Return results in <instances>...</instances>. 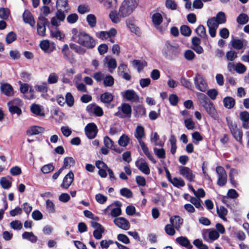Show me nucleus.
Wrapping results in <instances>:
<instances>
[{
	"label": "nucleus",
	"mask_w": 249,
	"mask_h": 249,
	"mask_svg": "<svg viewBox=\"0 0 249 249\" xmlns=\"http://www.w3.org/2000/svg\"><path fill=\"white\" fill-rule=\"evenodd\" d=\"M71 32V40L89 49L95 46V40L87 33L76 28L72 29Z\"/></svg>",
	"instance_id": "nucleus-1"
},
{
	"label": "nucleus",
	"mask_w": 249,
	"mask_h": 249,
	"mask_svg": "<svg viewBox=\"0 0 249 249\" xmlns=\"http://www.w3.org/2000/svg\"><path fill=\"white\" fill-rule=\"evenodd\" d=\"M139 0H124L119 7V13L123 18L130 15L138 6Z\"/></svg>",
	"instance_id": "nucleus-2"
},
{
	"label": "nucleus",
	"mask_w": 249,
	"mask_h": 249,
	"mask_svg": "<svg viewBox=\"0 0 249 249\" xmlns=\"http://www.w3.org/2000/svg\"><path fill=\"white\" fill-rule=\"evenodd\" d=\"M203 107L207 113L214 120H218L219 116L213 103L203 94Z\"/></svg>",
	"instance_id": "nucleus-3"
},
{
	"label": "nucleus",
	"mask_w": 249,
	"mask_h": 249,
	"mask_svg": "<svg viewBox=\"0 0 249 249\" xmlns=\"http://www.w3.org/2000/svg\"><path fill=\"white\" fill-rule=\"evenodd\" d=\"M227 124L233 137L241 144L243 137L242 131L238 129L237 124L235 123H233L231 121L227 120Z\"/></svg>",
	"instance_id": "nucleus-4"
},
{
	"label": "nucleus",
	"mask_w": 249,
	"mask_h": 249,
	"mask_svg": "<svg viewBox=\"0 0 249 249\" xmlns=\"http://www.w3.org/2000/svg\"><path fill=\"white\" fill-rule=\"evenodd\" d=\"M118 108L119 111L115 113V116L120 118H130L131 117L132 109L129 104L126 103L123 104Z\"/></svg>",
	"instance_id": "nucleus-5"
},
{
	"label": "nucleus",
	"mask_w": 249,
	"mask_h": 249,
	"mask_svg": "<svg viewBox=\"0 0 249 249\" xmlns=\"http://www.w3.org/2000/svg\"><path fill=\"white\" fill-rule=\"evenodd\" d=\"M216 172L218 175L217 185L219 187L225 186L227 182V175L225 169L222 166H217Z\"/></svg>",
	"instance_id": "nucleus-6"
},
{
	"label": "nucleus",
	"mask_w": 249,
	"mask_h": 249,
	"mask_svg": "<svg viewBox=\"0 0 249 249\" xmlns=\"http://www.w3.org/2000/svg\"><path fill=\"white\" fill-rule=\"evenodd\" d=\"M66 16L64 11L61 9H57L55 16L51 18V24L54 26H58L60 25L61 22L64 20Z\"/></svg>",
	"instance_id": "nucleus-7"
},
{
	"label": "nucleus",
	"mask_w": 249,
	"mask_h": 249,
	"mask_svg": "<svg viewBox=\"0 0 249 249\" xmlns=\"http://www.w3.org/2000/svg\"><path fill=\"white\" fill-rule=\"evenodd\" d=\"M85 131L87 137L89 139H92L96 137L98 132V128L94 123H90L85 126Z\"/></svg>",
	"instance_id": "nucleus-8"
},
{
	"label": "nucleus",
	"mask_w": 249,
	"mask_h": 249,
	"mask_svg": "<svg viewBox=\"0 0 249 249\" xmlns=\"http://www.w3.org/2000/svg\"><path fill=\"white\" fill-rule=\"evenodd\" d=\"M47 22L48 19L45 17L40 16L38 18L37 23V32L38 35L42 36H45V25Z\"/></svg>",
	"instance_id": "nucleus-9"
},
{
	"label": "nucleus",
	"mask_w": 249,
	"mask_h": 249,
	"mask_svg": "<svg viewBox=\"0 0 249 249\" xmlns=\"http://www.w3.org/2000/svg\"><path fill=\"white\" fill-rule=\"evenodd\" d=\"M136 166L143 174L149 175L150 169L147 162L142 158L139 159L135 162Z\"/></svg>",
	"instance_id": "nucleus-10"
},
{
	"label": "nucleus",
	"mask_w": 249,
	"mask_h": 249,
	"mask_svg": "<svg viewBox=\"0 0 249 249\" xmlns=\"http://www.w3.org/2000/svg\"><path fill=\"white\" fill-rule=\"evenodd\" d=\"M178 48L173 46L167 41L165 42V45L162 49V53L166 56H171L175 54V52L178 50Z\"/></svg>",
	"instance_id": "nucleus-11"
},
{
	"label": "nucleus",
	"mask_w": 249,
	"mask_h": 249,
	"mask_svg": "<svg viewBox=\"0 0 249 249\" xmlns=\"http://www.w3.org/2000/svg\"><path fill=\"white\" fill-rule=\"evenodd\" d=\"M114 224L119 228L124 230H128L130 227L129 221L123 217L116 218L114 219Z\"/></svg>",
	"instance_id": "nucleus-12"
},
{
	"label": "nucleus",
	"mask_w": 249,
	"mask_h": 249,
	"mask_svg": "<svg viewBox=\"0 0 249 249\" xmlns=\"http://www.w3.org/2000/svg\"><path fill=\"white\" fill-rule=\"evenodd\" d=\"M117 34V31L115 28H111L108 31H101L98 33L96 36L102 40H106L108 38L115 36Z\"/></svg>",
	"instance_id": "nucleus-13"
},
{
	"label": "nucleus",
	"mask_w": 249,
	"mask_h": 249,
	"mask_svg": "<svg viewBox=\"0 0 249 249\" xmlns=\"http://www.w3.org/2000/svg\"><path fill=\"white\" fill-rule=\"evenodd\" d=\"M123 97L126 100L132 102H137L139 100V96L133 90L128 89L121 92Z\"/></svg>",
	"instance_id": "nucleus-14"
},
{
	"label": "nucleus",
	"mask_w": 249,
	"mask_h": 249,
	"mask_svg": "<svg viewBox=\"0 0 249 249\" xmlns=\"http://www.w3.org/2000/svg\"><path fill=\"white\" fill-rule=\"evenodd\" d=\"M73 179V173L71 171L69 172L64 178L63 182L60 185L61 187L65 189H68L72 183Z\"/></svg>",
	"instance_id": "nucleus-15"
},
{
	"label": "nucleus",
	"mask_w": 249,
	"mask_h": 249,
	"mask_svg": "<svg viewBox=\"0 0 249 249\" xmlns=\"http://www.w3.org/2000/svg\"><path fill=\"white\" fill-rule=\"evenodd\" d=\"M86 110L88 112L93 113L97 116H102L104 113L102 108L95 104L89 105Z\"/></svg>",
	"instance_id": "nucleus-16"
},
{
	"label": "nucleus",
	"mask_w": 249,
	"mask_h": 249,
	"mask_svg": "<svg viewBox=\"0 0 249 249\" xmlns=\"http://www.w3.org/2000/svg\"><path fill=\"white\" fill-rule=\"evenodd\" d=\"M179 173L190 181H192L194 178L192 172L188 167L181 166L179 168Z\"/></svg>",
	"instance_id": "nucleus-17"
},
{
	"label": "nucleus",
	"mask_w": 249,
	"mask_h": 249,
	"mask_svg": "<svg viewBox=\"0 0 249 249\" xmlns=\"http://www.w3.org/2000/svg\"><path fill=\"white\" fill-rule=\"evenodd\" d=\"M162 19L161 15L159 13L154 14L152 17V22L155 27L161 33L163 30L160 27V25L162 22Z\"/></svg>",
	"instance_id": "nucleus-18"
},
{
	"label": "nucleus",
	"mask_w": 249,
	"mask_h": 249,
	"mask_svg": "<svg viewBox=\"0 0 249 249\" xmlns=\"http://www.w3.org/2000/svg\"><path fill=\"white\" fill-rule=\"evenodd\" d=\"M238 176V172L234 168H231L229 174V181L231 183L232 187L234 188H237L238 186V183L235 179V177Z\"/></svg>",
	"instance_id": "nucleus-19"
},
{
	"label": "nucleus",
	"mask_w": 249,
	"mask_h": 249,
	"mask_svg": "<svg viewBox=\"0 0 249 249\" xmlns=\"http://www.w3.org/2000/svg\"><path fill=\"white\" fill-rule=\"evenodd\" d=\"M22 17L24 21L26 23L30 24L32 27H34L35 21L30 11L25 10L22 15Z\"/></svg>",
	"instance_id": "nucleus-20"
},
{
	"label": "nucleus",
	"mask_w": 249,
	"mask_h": 249,
	"mask_svg": "<svg viewBox=\"0 0 249 249\" xmlns=\"http://www.w3.org/2000/svg\"><path fill=\"white\" fill-rule=\"evenodd\" d=\"M201 39L197 37H194L192 38V48L198 53L202 52V48L200 46Z\"/></svg>",
	"instance_id": "nucleus-21"
},
{
	"label": "nucleus",
	"mask_w": 249,
	"mask_h": 249,
	"mask_svg": "<svg viewBox=\"0 0 249 249\" xmlns=\"http://www.w3.org/2000/svg\"><path fill=\"white\" fill-rule=\"evenodd\" d=\"M45 129L43 127L34 125L30 127L27 131V134L28 136H32L42 133L44 132Z\"/></svg>",
	"instance_id": "nucleus-22"
},
{
	"label": "nucleus",
	"mask_w": 249,
	"mask_h": 249,
	"mask_svg": "<svg viewBox=\"0 0 249 249\" xmlns=\"http://www.w3.org/2000/svg\"><path fill=\"white\" fill-rule=\"evenodd\" d=\"M176 241L180 246L184 247L188 249H192L193 248V246L191 244L190 241L186 237H178L176 238Z\"/></svg>",
	"instance_id": "nucleus-23"
},
{
	"label": "nucleus",
	"mask_w": 249,
	"mask_h": 249,
	"mask_svg": "<svg viewBox=\"0 0 249 249\" xmlns=\"http://www.w3.org/2000/svg\"><path fill=\"white\" fill-rule=\"evenodd\" d=\"M170 222L176 229L179 230L183 223V219L179 216H174L170 219Z\"/></svg>",
	"instance_id": "nucleus-24"
},
{
	"label": "nucleus",
	"mask_w": 249,
	"mask_h": 249,
	"mask_svg": "<svg viewBox=\"0 0 249 249\" xmlns=\"http://www.w3.org/2000/svg\"><path fill=\"white\" fill-rule=\"evenodd\" d=\"M0 89L1 92L7 96L13 95V89L12 87L9 84H3L1 85Z\"/></svg>",
	"instance_id": "nucleus-25"
},
{
	"label": "nucleus",
	"mask_w": 249,
	"mask_h": 249,
	"mask_svg": "<svg viewBox=\"0 0 249 249\" xmlns=\"http://www.w3.org/2000/svg\"><path fill=\"white\" fill-rule=\"evenodd\" d=\"M109 18L111 21L114 23H118L120 22L121 19L123 18L120 14L119 11L118 13L115 10H112L109 14Z\"/></svg>",
	"instance_id": "nucleus-26"
},
{
	"label": "nucleus",
	"mask_w": 249,
	"mask_h": 249,
	"mask_svg": "<svg viewBox=\"0 0 249 249\" xmlns=\"http://www.w3.org/2000/svg\"><path fill=\"white\" fill-rule=\"evenodd\" d=\"M144 135L145 133L143 127L141 125L137 126L135 133V137L138 140L139 142H143L142 139L144 137Z\"/></svg>",
	"instance_id": "nucleus-27"
},
{
	"label": "nucleus",
	"mask_w": 249,
	"mask_h": 249,
	"mask_svg": "<svg viewBox=\"0 0 249 249\" xmlns=\"http://www.w3.org/2000/svg\"><path fill=\"white\" fill-rule=\"evenodd\" d=\"M224 106L228 109H231L234 107L235 104V100L231 97L227 96L223 99Z\"/></svg>",
	"instance_id": "nucleus-28"
},
{
	"label": "nucleus",
	"mask_w": 249,
	"mask_h": 249,
	"mask_svg": "<svg viewBox=\"0 0 249 249\" xmlns=\"http://www.w3.org/2000/svg\"><path fill=\"white\" fill-rule=\"evenodd\" d=\"M101 101L104 103L109 104L113 99V96L109 92H106L100 96Z\"/></svg>",
	"instance_id": "nucleus-29"
},
{
	"label": "nucleus",
	"mask_w": 249,
	"mask_h": 249,
	"mask_svg": "<svg viewBox=\"0 0 249 249\" xmlns=\"http://www.w3.org/2000/svg\"><path fill=\"white\" fill-rule=\"evenodd\" d=\"M216 212L218 216L224 221H227L226 215L228 213V210L224 206L216 207Z\"/></svg>",
	"instance_id": "nucleus-30"
},
{
	"label": "nucleus",
	"mask_w": 249,
	"mask_h": 249,
	"mask_svg": "<svg viewBox=\"0 0 249 249\" xmlns=\"http://www.w3.org/2000/svg\"><path fill=\"white\" fill-rule=\"evenodd\" d=\"M32 112L37 116H43L44 113L42 111L41 107L37 104H33L31 107Z\"/></svg>",
	"instance_id": "nucleus-31"
},
{
	"label": "nucleus",
	"mask_w": 249,
	"mask_h": 249,
	"mask_svg": "<svg viewBox=\"0 0 249 249\" xmlns=\"http://www.w3.org/2000/svg\"><path fill=\"white\" fill-rule=\"evenodd\" d=\"M150 141L156 146H163L164 145V142L160 141L159 136L157 132L151 135Z\"/></svg>",
	"instance_id": "nucleus-32"
},
{
	"label": "nucleus",
	"mask_w": 249,
	"mask_h": 249,
	"mask_svg": "<svg viewBox=\"0 0 249 249\" xmlns=\"http://www.w3.org/2000/svg\"><path fill=\"white\" fill-rule=\"evenodd\" d=\"M22 237L23 239H27L32 243H36L37 240V237L32 232L25 231L22 234Z\"/></svg>",
	"instance_id": "nucleus-33"
},
{
	"label": "nucleus",
	"mask_w": 249,
	"mask_h": 249,
	"mask_svg": "<svg viewBox=\"0 0 249 249\" xmlns=\"http://www.w3.org/2000/svg\"><path fill=\"white\" fill-rule=\"evenodd\" d=\"M133 66L137 68L138 71L140 72L144 67L147 65V63L144 61H140L139 60H134L132 61Z\"/></svg>",
	"instance_id": "nucleus-34"
},
{
	"label": "nucleus",
	"mask_w": 249,
	"mask_h": 249,
	"mask_svg": "<svg viewBox=\"0 0 249 249\" xmlns=\"http://www.w3.org/2000/svg\"><path fill=\"white\" fill-rule=\"evenodd\" d=\"M35 89L36 91L40 93H46L48 90V87L46 82H43L40 85H35Z\"/></svg>",
	"instance_id": "nucleus-35"
},
{
	"label": "nucleus",
	"mask_w": 249,
	"mask_h": 249,
	"mask_svg": "<svg viewBox=\"0 0 249 249\" xmlns=\"http://www.w3.org/2000/svg\"><path fill=\"white\" fill-rule=\"evenodd\" d=\"M249 18L248 16L244 13L239 15L236 18L237 22L240 25H244L248 22Z\"/></svg>",
	"instance_id": "nucleus-36"
},
{
	"label": "nucleus",
	"mask_w": 249,
	"mask_h": 249,
	"mask_svg": "<svg viewBox=\"0 0 249 249\" xmlns=\"http://www.w3.org/2000/svg\"><path fill=\"white\" fill-rule=\"evenodd\" d=\"M106 60H107V64L109 69V71L110 72L112 73L113 71L117 67L116 61L115 59L113 58H111L109 59H107V58H106Z\"/></svg>",
	"instance_id": "nucleus-37"
},
{
	"label": "nucleus",
	"mask_w": 249,
	"mask_h": 249,
	"mask_svg": "<svg viewBox=\"0 0 249 249\" xmlns=\"http://www.w3.org/2000/svg\"><path fill=\"white\" fill-rule=\"evenodd\" d=\"M104 143L106 147H107V148L113 149L118 153L121 152L120 150L115 149L114 148L113 142L108 136H106L104 137Z\"/></svg>",
	"instance_id": "nucleus-38"
},
{
	"label": "nucleus",
	"mask_w": 249,
	"mask_h": 249,
	"mask_svg": "<svg viewBox=\"0 0 249 249\" xmlns=\"http://www.w3.org/2000/svg\"><path fill=\"white\" fill-rule=\"evenodd\" d=\"M75 164V160L72 157H68L64 160V165L62 167L64 168H69L71 166L74 165Z\"/></svg>",
	"instance_id": "nucleus-39"
},
{
	"label": "nucleus",
	"mask_w": 249,
	"mask_h": 249,
	"mask_svg": "<svg viewBox=\"0 0 249 249\" xmlns=\"http://www.w3.org/2000/svg\"><path fill=\"white\" fill-rule=\"evenodd\" d=\"M102 2L107 9L114 8L117 5V0H104Z\"/></svg>",
	"instance_id": "nucleus-40"
},
{
	"label": "nucleus",
	"mask_w": 249,
	"mask_h": 249,
	"mask_svg": "<svg viewBox=\"0 0 249 249\" xmlns=\"http://www.w3.org/2000/svg\"><path fill=\"white\" fill-rule=\"evenodd\" d=\"M134 111L135 113V116L138 117L145 116L146 114L145 108L141 106L136 107Z\"/></svg>",
	"instance_id": "nucleus-41"
},
{
	"label": "nucleus",
	"mask_w": 249,
	"mask_h": 249,
	"mask_svg": "<svg viewBox=\"0 0 249 249\" xmlns=\"http://www.w3.org/2000/svg\"><path fill=\"white\" fill-rule=\"evenodd\" d=\"M68 0H57L56 1V7L57 9L64 8L66 12H68Z\"/></svg>",
	"instance_id": "nucleus-42"
},
{
	"label": "nucleus",
	"mask_w": 249,
	"mask_h": 249,
	"mask_svg": "<svg viewBox=\"0 0 249 249\" xmlns=\"http://www.w3.org/2000/svg\"><path fill=\"white\" fill-rule=\"evenodd\" d=\"M215 19L219 24H224L226 22V16L223 12H218L215 17Z\"/></svg>",
	"instance_id": "nucleus-43"
},
{
	"label": "nucleus",
	"mask_w": 249,
	"mask_h": 249,
	"mask_svg": "<svg viewBox=\"0 0 249 249\" xmlns=\"http://www.w3.org/2000/svg\"><path fill=\"white\" fill-rule=\"evenodd\" d=\"M87 21L91 28L94 27L96 25V18L93 14H89L87 16Z\"/></svg>",
	"instance_id": "nucleus-44"
},
{
	"label": "nucleus",
	"mask_w": 249,
	"mask_h": 249,
	"mask_svg": "<svg viewBox=\"0 0 249 249\" xmlns=\"http://www.w3.org/2000/svg\"><path fill=\"white\" fill-rule=\"evenodd\" d=\"M129 138L128 136L124 134L119 138L118 140V144L123 147L126 146L129 142Z\"/></svg>",
	"instance_id": "nucleus-45"
},
{
	"label": "nucleus",
	"mask_w": 249,
	"mask_h": 249,
	"mask_svg": "<svg viewBox=\"0 0 249 249\" xmlns=\"http://www.w3.org/2000/svg\"><path fill=\"white\" fill-rule=\"evenodd\" d=\"M195 84L197 89L202 91L201 85L202 84V76L200 74H197L194 79Z\"/></svg>",
	"instance_id": "nucleus-46"
},
{
	"label": "nucleus",
	"mask_w": 249,
	"mask_h": 249,
	"mask_svg": "<svg viewBox=\"0 0 249 249\" xmlns=\"http://www.w3.org/2000/svg\"><path fill=\"white\" fill-rule=\"evenodd\" d=\"M208 96L212 100H214L218 94V90L215 89H208L206 92Z\"/></svg>",
	"instance_id": "nucleus-47"
},
{
	"label": "nucleus",
	"mask_w": 249,
	"mask_h": 249,
	"mask_svg": "<svg viewBox=\"0 0 249 249\" xmlns=\"http://www.w3.org/2000/svg\"><path fill=\"white\" fill-rule=\"evenodd\" d=\"M219 232L215 230L210 231L208 234V236L210 242H212L214 240L217 239L219 237Z\"/></svg>",
	"instance_id": "nucleus-48"
},
{
	"label": "nucleus",
	"mask_w": 249,
	"mask_h": 249,
	"mask_svg": "<svg viewBox=\"0 0 249 249\" xmlns=\"http://www.w3.org/2000/svg\"><path fill=\"white\" fill-rule=\"evenodd\" d=\"M155 155L160 159L165 158V151L163 148H158L156 147L153 149Z\"/></svg>",
	"instance_id": "nucleus-49"
},
{
	"label": "nucleus",
	"mask_w": 249,
	"mask_h": 249,
	"mask_svg": "<svg viewBox=\"0 0 249 249\" xmlns=\"http://www.w3.org/2000/svg\"><path fill=\"white\" fill-rule=\"evenodd\" d=\"M104 85L105 87H111L114 83V79L111 75H107L104 78Z\"/></svg>",
	"instance_id": "nucleus-50"
},
{
	"label": "nucleus",
	"mask_w": 249,
	"mask_h": 249,
	"mask_svg": "<svg viewBox=\"0 0 249 249\" xmlns=\"http://www.w3.org/2000/svg\"><path fill=\"white\" fill-rule=\"evenodd\" d=\"M58 80V75L54 73L53 72L50 74L49 77L48 78L47 82L48 84H53L56 83Z\"/></svg>",
	"instance_id": "nucleus-51"
},
{
	"label": "nucleus",
	"mask_w": 249,
	"mask_h": 249,
	"mask_svg": "<svg viewBox=\"0 0 249 249\" xmlns=\"http://www.w3.org/2000/svg\"><path fill=\"white\" fill-rule=\"evenodd\" d=\"M232 47L237 50H240L243 47V43L242 40L239 39H233L231 41Z\"/></svg>",
	"instance_id": "nucleus-52"
},
{
	"label": "nucleus",
	"mask_w": 249,
	"mask_h": 249,
	"mask_svg": "<svg viewBox=\"0 0 249 249\" xmlns=\"http://www.w3.org/2000/svg\"><path fill=\"white\" fill-rule=\"evenodd\" d=\"M174 186L179 187H182L185 185V182L181 178H173L170 181Z\"/></svg>",
	"instance_id": "nucleus-53"
},
{
	"label": "nucleus",
	"mask_w": 249,
	"mask_h": 249,
	"mask_svg": "<svg viewBox=\"0 0 249 249\" xmlns=\"http://www.w3.org/2000/svg\"><path fill=\"white\" fill-rule=\"evenodd\" d=\"M46 208L49 213H54L55 212V205L54 203L50 199H47L46 201Z\"/></svg>",
	"instance_id": "nucleus-54"
},
{
	"label": "nucleus",
	"mask_w": 249,
	"mask_h": 249,
	"mask_svg": "<svg viewBox=\"0 0 249 249\" xmlns=\"http://www.w3.org/2000/svg\"><path fill=\"white\" fill-rule=\"evenodd\" d=\"M70 47L71 49L79 54H83L85 53V50L83 48L75 44L70 43Z\"/></svg>",
	"instance_id": "nucleus-55"
},
{
	"label": "nucleus",
	"mask_w": 249,
	"mask_h": 249,
	"mask_svg": "<svg viewBox=\"0 0 249 249\" xmlns=\"http://www.w3.org/2000/svg\"><path fill=\"white\" fill-rule=\"evenodd\" d=\"M180 33L181 34L184 36H189L191 34V30L190 28L187 25H182L181 26L180 29Z\"/></svg>",
	"instance_id": "nucleus-56"
},
{
	"label": "nucleus",
	"mask_w": 249,
	"mask_h": 249,
	"mask_svg": "<svg viewBox=\"0 0 249 249\" xmlns=\"http://www.w3.org/2000/svg\"><path fill=\"white\" fill-rule=\"evenodd\" d=\"M120 194L126 198H131L133 196L132 191L126 188L121 189L120 190Z\"/></svg>",
	"instance_id": "nucleus-57"
},
{
	"label": "nucleus",
	"mask_w": 249,
	"mask_h": 249,
	"mask_svg": "<svg viewBox=\"0 0 249 249\" xmlns=\"http://www.w3.org/2000/svg\"><path fill=\"white\" fill-rule=\"evenodd\" d=\"M54 169V167L53 164L49 163L43 166L41 169V170L44 174H48L53 171Z\"/></svg>",
	"instance_id": "nucleus-58"
},
{
	"label": "nucleus",
	"mask_w": 249,
	"mask_h": 249,
	"mask_svg": "<svg viewBox=\"0 0 249 249\" xmlns=\"http://www.w3.org/2000/svg\"><path fill=\"white\" fill-rule=\"evenodd\" d=\"M10 15V11L7 8H0V18L3 19H7Z\"/></svg>",
	"instance_id": "nucleus-59"
},
{
	"label": "nucleus",
	"mask_w": 249,
	"mask_h": 249,
	"mask_svg": "<svg viewBox=\"0 0 249 249\" xmlns=\"http://www.w3.org/2000/svg\"><path fill=\"white\" fill-rule=\"evenodd\" d=\"M17 39V35L13 32L9 33L6 37V41L8 44H10Z\"/></svg>",
	"instance_id": "nucleus-60"
},
{
	"label": "nucleus",
	"mask_w": 249,
	"mask_h": 249,
	"mask_svg": "<svg viewBox=\"0 0 249 249\" xmlns=\"http://www.w3.org/2000/svg\"><path fill=\"white\" fill-rule=\"evenodd\" d=\"M65 102L69 107H72L74 104V98L72 94L68 92L65 96Z\"/></svg>",
	"instance_id": "nucleus-61"
},
{
	"label": "nucleus",
	"mask_w": 249,
	"mask_h": 249,
	"mask_svg": "<svg viewBox=\"0 0 249 249\" xmlns=\"http://www.w3.org/2000/svg\"><path fill=\"white\" fill-rule=\"evenodd\" d=\"M104 231L105 229L104 228L98 230H95L93 232V236L97 240L101 239L102 238V234Z\"/></svg>",
	"instance_id": "nucleus-62"
},
{
	"label": "nucleus",
	"mask_w": 249,
	"mask_h": 249,
	"mask_svg": "<svg viewBox=\"0 0 249 249\" xmlns=\"http://www.w3.org/2000/svg\"><path fill=\"white\" fill-rule=\"evenodd\" d=\"M165 232L169 235L173 236L175 234V230L172 224H167L165 227Z\"/></svg>",
	"instance_id": "nucleus-63"
},
{
	"label": "nucleus",
	"mask_w": 249,
	"mask_h": 249,
	"mask_svg": "<svg viewBox=\"0 0 249 249\" xmlns=\"http://www.w3.org/2000/svg\"><path fill=\"white\" fill-rule=\"evenodd\" d=\"M10 224L11 227L16 230H19L22 228V223L18 220L13 221Z\"/></svg>",
	"instance_id": "nucleus-64"
}]
</instances>
